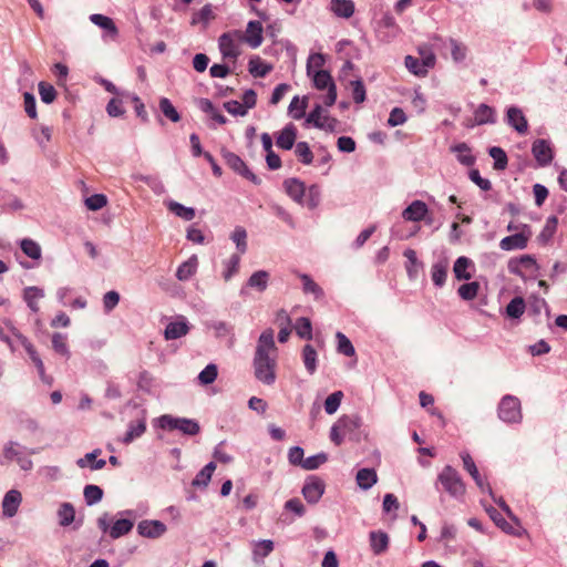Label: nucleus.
Listing matches in <instances>:
<instances>
[{"label":"nucleus","instance_id":"obj_1","mask_svg":"<svg viewBox=\"0 0 567 567\" xmlns=\"http://www.w3.org/2000/svg\"><path fill=\"white\" fill-rule=\"evenodd\" d=\"M442 485L444 492L451 497L460 501L464 497L466 487L460 473L451 465H445L439 473L435 487Z\"/></svg>","mask_w":567,"mask_h":567},{"label":"nucleus","instance_id":"obj_2","mask_svg":"<svg viewBox=\"0 0 567 567\" xmlns=\"http://www.w3.org/2000/svg\"><path fill=\"white\" fill-rule=\"evenodd\" d=\"M157 425L165 431H179L185 435L194 436L199 433V423L194 419L178 417L164 414L157 419Z\"/></svg>","mask_w":567,"mask_h":567},{"label":"nucleus","instance_id":"obj_3","mask_svg":"<svg viewBox=\"0 0 567 567\" xmlns=\"http://www.w3.org/2000/svg\"><path fill=\"white\" fill-rule=\"evenodd\" d=\"M509 274L520 277L524 281L535 279L539 270L536 259L532 255L513 257L507 262Z\"/></svg>","mask_w":567,"mask_h":567},{"label":"nucleus","instance_id":"obj_4","mask_svg":"<svg viewBox=\"0 0 567 567\" xmlns=\"http://www.w3.org/2000/svg\"><path fill=\"white\" fill-rule=\"evenodd\" d=\"M497 414L504 423L519 424L523 420L519 399L512 394L504 395L498 403Z\"/></svg>","mask_w":567,"mask_h":567},{"label":"nucleus","instance_id":"obj_5","mask_svg":"<svg viewBox=\"0 0 567 567\" xmlns=\"http://www.w3.org/2000/svg\"><path fill=\"white\" fill-rule=\"evenodd\" d=\"M255 378L266 385L276 381V359L270 355L255 354L252 360Z\"/></svg>","mask_w":567,"mask_h":567},{"label":"nucleus","instance_id":"obj_6","mask_svg":"<svg viewBox=\"0 0 567 567\" xmlns=\"http://www.w3.org/2000/svg\"><path fill=\"white\" fill-rule=\"evenodd\" d=\"M241 42L240 30H231L220 34L218 38V48L223 59L237 60L240 54L239 44Z\"/></svg>","mask_w":567,"mask_h":567},{"label":"nucleus","instance_id":"obj_7","mask_svg":"<svg viewBox=\"0 0 567 567\" xmlns=\"http://www.w3.org/2000/svg\"><path fill=\"white\" fill-rule=\"evenodd\" d=\"M220 153L227 166L236 174L251 182L254 185L261 184V178L249 169L240 156L226 148H223Z\"/></svg>","mask_w":567,"mask_h":567},{"label":"nucleus","instance_id":"obj_8","mask_svg":"<svg viewBox=\"0 0 567 567\" xmlns=\"http://www.w3.org/2000/svg\"><path fill=\"white\" fill-rule=\"evenodd\" d=\"M121 518L116 519L110 528V537L118 539L127 535L134 527V520L137 517L136 511L125 509L118 512Z\"/></svg>","mask_w":567,"mask_h":567},{"label":"nucleus","instance_id":"obj_9","mask_svg":"<svg viewBox=\"0 0 567 567\" xmlns=\"http://www.w3.org/2000/svg\"><path fill=\"white\" fill-rule=\"evenodd\" d=\"M532 154L539 167H546L551 164L555 152L549 140L537 138L532 144Z\"/></svg>","mask_w":567,"mask_h":567},{"label":"nucleus","instance_id":"obj_10","mask_svg":"<svg viewBox=\"0 0 567 567\" xmlns=\"http://www.w3.org/2000/svg\"><path fill=\"white\" fill-rule=\"evenodd\" d=\"M530 236V227L528 225H522V230L519 233L506 236L499 241V248L504 251L525 249Z\"/></svg>","mask_w":567,"mask_h":567},{"label":"nucleus","instance_id":"obj_11","mask_svg":"<svg viewBox=\"0 0 567 567\" xmlns=\"http://www.w3.org/2000/svg\"><path fill=\"white\" fill-rule=\"evenodd\" d=\"M460 457L463 462L464 470L471 475V477L473 478V481L475 482V484L480 488V491L482 493H487L488 495H493V489H492L491 485L480 474V471H478L474 460L470 455V453L466 451H463V452H461Z\"/></svg>","mask_w":567,"mask_h":567},{"label":"nucleus","instance_id":"obj_12","mask_svg":"<svg viewBox=\"0 0 567 567\" xmlns=\"http://www.w3.org/2000/svg\"><path fill=\"white\" fill-rule=\"evenodd\" d=\"M270 274L266 270H257L251 274L247 281L241 286L239 295L241 297L249 296V290H255L259 293L264 292L269 285Z\"/></svg>","mask_w":567,"mask_h":567},{"label":"nucleus","instance_id":"obj_13","mask_svg":"<svg viewBox=\"0 0 567 567\" xmlns=\"http://www.w3.org/2000/svg\"><path fill=\"white\" fill-rule=\"evenodd\" d=\"M324 488V482L320 477L310 475L306 478L301 492L308 503L316 504L322 497Z\"/></svg>","mask_w":567,"mask_h":567},{"label":"nucleus","instance_id":"obj_14","mask_svg":"<svg viewBox=\"0 0 567 567\" xmlns=\"http://www.w3.org/2000/svg\"><path fill=\"white\" fill-rule=\"evenodd\" d=\"M400 31L394 17L389 12H384L382 18L378 21L377 33L381 41L390 42Z\"/></svg>","mask_w":567,"mask_h":567},{"label":"nucleus","instance_id":"obj_15","mask_svg":"<svg viewBox=\"0 0 567 567\" xmlns=\"http://www.w3.org/2000/svg\"><path fill=\"white\" fill-rule=\"evenodd\" d=\"M136 530L144 538L158 539L167 532V527L161 520L144 519L137 524Z\"/></svg>","mask_w":567,"mask_h":567},{"label":"nucleus","instance_id":"obj_16","mask_svg":"<svg viewBox=\"0 0 567 567\" xmlns=\"http://www.w3.org/2000/svg\"><path fill=\"white\" fill-rule=\"evenodd\" d=\"M505 122L520 135L526 134L528 131L527 118L518 106L512 105L507 107Z\"/></svg>","mask_w":567,"mask_h":567},{"label":"nucleus","instance_id":"obj_17","mask_svg":"<svg viewBox=\"0 0 567 567\" xmlns=\"http://www.w3.org/2000/svg\"><path fill=\"white\" fill-rule=\"evenodd\" d=\"M262 24L257 20L247 23L246 31H241V41L246 42L251 49H257L262 43Z\"/></svg>","mask_w":567,"mask_h":567},{"label":"nucleus","instance_id":"obj_18","mask_svg":"<svg viewBox=\"0 0 567 567\" xmlns=\"http://www.w3.org/2000/svg\"><path fill=\"white\" fill-rule=\"evenodd\" d=\"M22 502V494L18 489L8 491L2 498V515L6 518H12L17 515Z\"/></svg>","mask_w":567,"mask_h":567},{"label":"nucleus","instance_id":"obj_19","mask_svg":"<svg viewBox=\"0 0 567 567\" xmlns=\"http://www.w3.org/2000/svg\"><path fill=\"white\" fill-rule=\"evenodd\" d=\"M298 130L295 124L288 123L281 131L276 133V145L277 147L289 151L291 150L297 140Z\"/></svg>","mask_w":567,"mask_h":567},{"label":"nucleus","instance_id":"obj_20","mask_svg":"<svg viewBox=\"0 0 567 567\" xmlns=\"http://www.w3.org/2000/svg\"><path fill=\"white\" fill-rule=\"evenodd\" d=\"M284 188L287 195L297 204L303 205V198L306 195V185L299 178H287L284 182Z\"/></svg>","mask_w":567,"mask_h":567},{"label":"nucleus","instance_id":"obj_21","mask_svg":"<svg viewBox=\"0 0 567 567\" xmlns=\"http://www.w3.org/2000/svg\"><path fill=\"white\" fill-rule=\"evenodd\" d=\"M429 213L427 205L422 200H413L403 212L402 217L408 221H421Z\"/></svg>","mask_w":567,"mask_h":567},{"label":"nucleus","instance_id":"obj_22","mask_svg":"<svg viewBox=\"0 0 567 567\" xmlns=\"http://www.w3.org/2000/svg\"><path fill=\"white\" fill-rule=\"evenodd\" d=\"M189 331L188 321L184 317L178 320L169 322L164 331L166 340H175L186 336Z\"/></svg>","mask_w":567,"mask_h":567},{"label":"nucleus","instance_id":"obj_23","mask_svg":"<svg viewBox=\"0 0 567 567\" xmlns=\"http://www.w3.org/2000/svg\"><path fill=\"white\" fill-rule=\"evenodd\" d=\"M102 453L100 449H95L90 453H86L83 457L76 460V465L80 468L89 467L91 471L102 470L106 465V461L104 458H97V456Z\"/></svg>","mask_w":567,"mask_h":567},{"label":"nucleus","instance_id":"obj_24","mask_svg":"<svg viewBox=\"0 0 567 567\" xmlns=\"http://www.w3.org/2000/svg\"><path fill=\"white\" fill-rule=\"evenodd\" d=\"M450 151L456 155L458 163L464 166H473L476 162V156L473 155L472 148L465 142L452 145Z\"/></svg>","mask_w":567,"mask_h":567},{"label":"nucleus","instance_id":"obj_25","mask_svg":"<svg viewBox=\"0 0 567 567\" xmlns=\"http://www.w3.org/2000/svg\"><path fill=\"white\" fill-rule=\"evenodd\" d=\"M449 269L447 258H442L434 262L431 267V278L434 286L441 288L445 285Z\"/></svg>","mask_w":567,"mask_h":567},{"label":"nucleus","instance_id":"obj_26","mask_svg":"<svg viewBox=\"0 0 567 567\" xmlns=\"http://www.w3.org/2000/svg\"><path fill=\"white\" fill-rule=\"evenodd\" d=\"M329 9L338 18L349 19L354 13V2L352 0H331Z\"/></svg>","mask_w":567,"mask_h":567},{"label":"nucleus","instance_id":"obj_27","mask_svg":"<svg viewBox=\"0 0 567 567\" xmlns=\"http://www.w3.org/2000/svg\"><path fill=\"white\" fill-rule=\"evenodd\" d=\"M270 351H276L274 330L266 329L259 336L255 354H259V352H260L261 355H270Z\"/></svg>","mask_w":567,"mask_h":567},{"label":"nucleus","instance_id":"obj_28","mask_svg":"<svg viewBox=\"0 0 567 567\" xmlns=\"http://www.w3.org/2000/svg\"><path fill=\"white\" fill-rule=\"evenodd\" d=\"M474 125L496 123L495 110L485 103H482L477 106V109L474 112Z\"/></svg>","mask_w":567,"mask_h":567},{"label":"nucleus","instance_id":"obj_29","mask_svg":"<svg viewBox=\"0 0 567 567\" xmlns=\"http://www.w3.org/2000/svg\"><path fill=\"white\" fill-rule=\"evenodd\" d=\"M371 550L374 555H381L389 547V536L382 530H373L369 534Z\"/></svg>","mask_w":567,"mask_h":567},{"label":"nucleus","instance_id":"obj_30","mask_svg":"<svg viewBox=\"0 0 567 567\" xmlns=\"http://www.w3.org/2000/svg\"><path fill=\"white\" fill-rule=\"evenodd\" d=\"M0 206L3 210L18 212L24 208L22 200L14 194L0 187Z\"/></svg>","mask_w":567,"mask_h":567},{"label":"nucleus","instance_id":"obj_31","mask_svg":"<svg viewBox=\"0 0 567 567\" xmlns=\"http://www.w3.org/2000/svg\"><path fill=\"white\" fill-rule=\"evenodd\" d=\"M198 259L195 255L189 257L186 261L182 262L176 270V278L179 281L189 280L197 270Z\"/></svg>","mask_w":567,"mask_h":567},{"label":"nucleus","instance_id":"obj_32","mask_svg":"<svg viewBox=\"0 0 567 567\" xmlns=\"http://www.w3.org/2000/svg\"><path fill=\"white\" fill-rule=\"evenodd\" d=\"M216 470L214 462L207 463L192 481V486L196 488H206L212 480L213 473Z\"/></svg>","mask_w":567,"mask_h":567},{"label":"nucleus","instance_id":"obj_33","mask_svg":"<svg viewBox=\"0 0 567 567\" xmlns=\"http://www.w3.org/2000/svg\"><path fill=\"white\" fill-rule=\"evenodd\" d=\"M18 245L27 257L33 260H40L42 258V248L35 240L31 238H22L18 241Z\"/></svg>","mask_w":567,"mask_h":567},{"label":"nucleus","instance_id":"obj_34","mask_svg":"<svg viewBox=\"0 0 567 567\" xmlns=\"http://www.w3.org/2000/svg\"><path fill=\"white\" fill-rule=\"evenodd\" d=\"M23 447L16 441H9L4 444L2 450L1 464H7L12 461H18L23 455Z\"/></svg>","mask_w":567,"mask_h":567},{"label":"nucleus","instance_id":"obj_35","mask_svg":"<svg viewBox=\"0 0 567 567\" xmlns=\"http://www.w3.org/2000/svg\"><path fill=\"white\" fill-rule=\"evenodd\" d=\"M146 431V422L144 419L132 421L128 423L127 431L122 439L124 444H130L134 440L141 437Z\"/></svg>","mask_w":567,"mask_h":567},{"label":"nucleus","instance_id":"obj_36","mask_svg":"<svg viewBox=\"0 0 567 567\" xmlns=\"http://www.w3.org/2000/svg\"><path fill=\"white\" fill-rule=\"evenodd\" d=\"M357 483L360 488L368 491L378 482V475L373 468H361L355 475Z\"/></svg>","mask_w":567,"mask_h":567},{"label":"nucleus","instance_id":"obj_37","mask_svg":"<svg viewBox=\"0 0 567 567\" xmlns=\"http://www.w3.org/2000/svg\"><path fill=\"white\" fill-rule=\"evenodd\" d=\"M299 278L302 282V291L306 295H312L316 300L324 297L323 289L307 274H300Z\"/></svg>","mask_w":567,"mask_h":567},{"label":"nucleus","instance_id":"obj_38","mask_svg":"<svg viewBox=\"0 0 567 567\" xmlns=\"http://www.w3.org/2000/svg\"><path fill=\"white\" fill-rule=\"evenodd\" d=\"M43 297H44L43 289L35 287V286L27 287L23 290V300L25 301V303L28 305V307L30 308V310L32 312L39 311L38 300Z\"/></svg>","mask_w":567,"mask_h":567},{"label":"nucleus","instance_id":"obj_39","mask_svg":"<svg viewBox=\"0 0 567 567\" xmlns=\"http://www.w3.org/2000/svg\"><path fill=\"white\" fill-rule=\"evenodd\" d=\"M470 267H474L473 261L465 257H458L453 266V272L457 280H470L472 278V274L467 271Z\"/></svg>","mask_w":567,"mask_h":567},{"label":"nucleus","instance_id":"obj_40","mask_svg":"<svg viewBox=\"0 0 567 567\" xmlns=\"http://www.w3.org/2000/svg\"><path fill=\"white\" fill-rule=\"evenodd\" d=\"M59 525L61 527H68L75 520V508L73 504L69 502L62 503L56 512Z\"/></svg>","mask_w":567,"mask_h":567},{"label":"nucleus","instance_id":"obj_41","mask_svg":"<svg viewBox=\"0 0 567 567\" xmlns=\"http://www.w3.org/2000/svg\"><path fill=\"white\" fill-rule=\"evenodd\" d=\"M165 204L169 212L186 221L193 220L196 216V212L193 207L184 206L175 200H168Z\"/></svg>","mask_w":567,"mask_h":567},{"label":"nucleus","instance_id":"obj_42","mask_svg":"<svg viewBox=\"0 0 567 567\" xmlns=\"http://www.w3.org/2000/svg\"><path fill=\"white\" fill-rule=\"evenodd\" d=\"M526 309V303L523 297H514L505 308V316L509 319H519Z\"/></svg>","mask_w":567,"mask_h":567},{"label":"nucleus","instance_id":"obj_43","mask_svg":"<svg viewBox=\"0 0 567 567\" xmlns=\"http://www.w3.org/2000/svg\"><path fill=\"white\" fill-rule=\"evenodd\" d=\"M249 73L255 78H265L272 66L264 62L259 56H254L248 62Z\"/></svg>","mask_w":567,"mask_h":567},{"label":"nucleus","instance_id":"obj_44","mask_svg":"<svg viewBox=\"0 0 567 567\" xmlns=\"http://www.w3.org/2000/svg\"><path fill=\"white\" fill-rule=\"evenodd\" d=\"M307 107H308V97L303 96L302 99H300L298 95H296L292 97V100L289 104L288 111H289V114L292 116V118L301 120L306 115Z\"/></svg>","mask_w":567,"mask_h":567},{"label":"nucleus","instance_id":"obj_45","mask_svg":"<svg viewBox=\"0 0 567 567\" xmlns=\"http://www.w3.org/2000/svg\"><path fill=\"white\" fill-rule=\"evenodd\" d=\"M308 76L312 79L313 86L317 90H329L330 86L336 85L331 74L326 70H317L313 74Z\"/></svg>","mask_w":567,"mask_h":567},{"label":"nucleus","instance_id":"obj_46","mask_svg":"<svg viewBox=\"0 0 567 567\" xmlns=\"http://www.w3.org/2000/svg\"><path fill=\"white\" fill-rule=\"evenodd\" d=\"M302 361L309 374L317 371L318 354L311 344H306L302 349Z\"/></svg>","mask_w":567,"mask_h":567},{"label":"nucleus","instance_id":"obj_47","mask_svg":"<svg viewBox=\"0 0 567 567\" xmlns=\"http://www.w3.org/2000/svg\"><path fill=\"white\" fill-rule=\"evenodd\" d=\"M406 258V274L410 279H415L419 275V269L422 267V262L419 261L416 252L413 249H406L404 251Z\"/></svg>","mask_w":567,"mask_h":567},{"label":"nucleus","instance_id":"obj_48","mask_svg":"<svg viewBox=\"0 0 567 567\" xmlns=\"http://www.w3.org/2000/svg\"><path fill=\"white\" fill-rule=\"evenodd\" d=\"M320 200L321 189L317 184H312L308 188L306 187V195L303 198L305 206L312 210L319 206Z\"/></svg>","mask_w":567,"mask_h":567},{"label":"nucleus","instance_id":"obj_49","mask_svg":"<svg viewBox=\"0 0 567 567\" xmlns=\"http://www.w3.org/2000/svg\"><path fill=\"white\" fill-rule=\"evenodd\" d=\"M104 495L103 489L94 484H89L83 489V496L87 506H93L102 501Z\"/></svg>","mask_w":567,"mask_h":567},{"label":"nucleus","instance_id":"obj_50","mask_svg":"<svg viewBox=\"0 0 567 567\" xmlns=\"http://www.w3.org/2000/svg\"><path fill=\"white\" fill-rule=\"evenodd\" d=\"M224 271L223 278L225 281H229L239 270L240 265V255L233 254L227 260L224 262Z\"/></svg>","mask_w":567,"mask_h":567},{"label":"nucleus","instance_id":"obj_51","mask_svg":"<svg viewBox=\"0 0 567 567\" xmlns=\"http://www.w3.org/2000/svg\"><path fill=\"white\" fill-rule=\"evenodd\" d=\"M489 518L494 522V524L501 528L506 534H514L513 526L502 516V514L493 506L485 508Z\"/></svg>","mask_w":567,"mask_h":567},{"label":"nucleus","instance_id":"obj_52","mask_svg":"<svg viewBox=\"0 0 567 567\" xmlns=\"http://www.w3.org/2000/svg\"><path fill=\"white\" fill-rule=\"evenodd\" d=\"M488 155L494 159V169L504 171L506 168L508 164V158L503 148L498 146H492L488 150Z\"/></svg>","mask_w":567,"mask_h":567},{"label":"nucleus","instance_id":"obj_53","mask_svg":"<svg viewBox=\"0 0 567 567\" xmlns=\"http://www.w3.org/2000/svg\"><path fill=\"white\" fill-rule=\"evenodd\" d=\"M90 21L93 24L97 25L99 28H101L112 34L117 33V29H116L114 21L104 14L93 13L90 16Z\"/></svg>","mask_w":567,"mask_h":567},{"label":"nucleus","instance_id":"obj_54","mask_svg":"<svg viewBox=\"0 0 567 567\" xmlns=\"http://www.w3.org/2000/svg\"><path fill=\"white\" fill-rule=\"evenodd\" d=\"M295 330L299 338L305 340L312 339V324L309 318H298L295 324Z\"/></svg>","mask_w":567,"mask_h":567},{"label":"nucleus","instance_id":"obj_55","mask_svg":"<svg viewBox=\"0 0 567 567\" xmlns=\"http://www.w3.org/2000/svg\"><path fill=\"white\" fill-rule=\"evenodd\" d=\"M295 154L298 159L305 164L310 165L313 162V154L307 142H298L295 144Z\"/></svg>","mask_w":567,"mask_h":567},{"label":"nucleus","instance_id":"obj_56","mask_svg":"<svg viewBox=\"0 0 567 567\" xmlns=\"http://www.w3.org/2000/svg\"><path fill=\"white\" fill-rule=\"evenodd\" d=\"M558 225V219L556 216H550L547 218L543 230L540 231L538 236V240L543 244L548 243L551 237L554 236Z\"/></svg>","mask_w":567,"mask_h":567},{"label":"nucleus","instance_id":"obj_57","mask_svg":"<svg viewBox=\"0 0 567 567\" xmlns=\"http://www.w3.org/2000/svg\"><path fill=\"white\" fill-rule=\"evenodd\" d=\"M159 110L163 113V115L168 118L169 121L176 123L181 120V115L176 107L173 105L169 99L162 97L159 100Z\"/></svg>","mask_w":567,"mask_h":567},{"label":"nucleus","instance_id":"obj_58","mask_svg":"<svg viewBox=\"0 0 567 567\" xmlns=\"http://www.w3.org/2000/svg\"><path fill=\"white\" fill-rule=\"evenodd\" d=\"M336 338L338 341L337 350L339 353L346 355V357H352L355 354L354 347L350 339L343 334L342 332L338 331L336 333Z\"/></svg>","mask_w":567,"mask_h":567},{"label":"nucleus","instance_id":"obj_59","mask_svg":"<svg viewBox=\"0 0 567 567\" xmlns=\"http://www.w3.org/2000/svg\"><path fill=\"white\" fill-rule=\"evenodd\" d=\"M218 375V368L215 363L207 364L198 374L197 379L202 385L212 384Z\"/></svg>","mask_w":567,"mask_h":567},{"label":"nucleus","instance_id":"obj_60","mask_svg":"<svg viewBox=\"0 0 567 567\" xmlns=\"http://www.w3.org/2000/svg\"><path fill=\"white\" fill-rule=\"evenodd\" d=\"M338 423L341 425L343 434H348L358 430L361 426L362 421L358 415H344L338 420Z\"/></svg>","mask_w":567,"mask_h":567},{"label":"nucleus","instance_id":"obj_61","mask_svg":"<svg viewBox=\"0 0 567 567\" xmlns=\"http://www.w3.org/2000/svg\"><path fill=\"white\" fill-rule=\"evenodd\" d=\"M52 348H53V350L56 353L65 357L66 359H69L70 355H71L69 347H68V343H66V336L65 334H62V333H59V332L53 333V336H52Z\"/></svg>","mask_w":567,"mask_h":567},{"label":"nucleus","instance_id":"obj_62","mask_svg":"<svg viewBox=\"0 0 567 567\" xmlns=\"http://www.w3.org/2000/svg\"><path fill=\"white\" fill-rule=\"evenodd\" d=\"M478 290L480 284L477 281H471L460 286L457 293L463 300L470 301L476 298Z\"/></svg>","mask_w":567,"mask_h":567},{"label":"nucleus","instance_id":"obj_63","mask_svg":"<svg viewBox=\"0 0 567 567\" xmlns=\"http://www.w3.org/2000/svg\"><path fill=\"white\" fill-rule=\"evenodd\" d=\"M231 240L236 244L239 254H245L247 250V231L244 227L237 226L230 236Z\"/></svg>","mask_w":567,"mask_h":567},{"label":"nucleus","instance_id":"obj_64","mask_svg":"<svg viewBox=\"0 0 567 567\" xmlns=\"http://www.w3.org/2000/svg\"><path fill=\"white\" fill-rule=\"evenodd\" d=\"M40 99L45 104H51L56 97V91L52 84L40 82L38 84Z\"/></svg>","mask_w":567,"mask_h":567}]
</instances>
